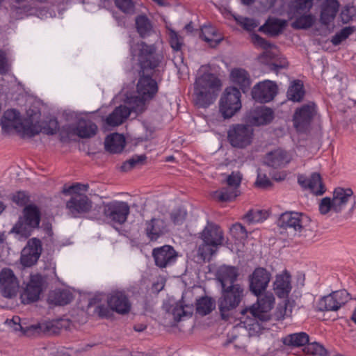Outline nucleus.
I'll return each instance as SVG.
<instances>
[{
  "mask_svg": "<svg viewBox=\"0 0 356 356\" xmlns=\"http://www.w3.org/2000/svg\"><path fill=\"white\" fill-rule=\"evenodd\" d=\"M221 81L213 73H204L194 83V101L200 108H207L216 100L220 90Z\"/></svg>",
  "mask_w": 356,
  "mask_h": 356,
  "instance_id": "obj_1",
  "label": "nucleus"
},
{
  "mask_svg": "<svg viewBox=\"0 0 356 356\" xmlns=\"http://www.w3.org/2000/svg\"><path fill=\"white\" fill-rule=\"evenodd\" d=\"M244 296L245 290L241 284L221 288L217 304L222 320L227 321L230 318L232 312L238 307Z\"/></svg>",
  "mask_w": 356,
  "mask_h": 356,
  "instance_id": "obj_2",
  "label": "nucleus"
},
{
  "mask_svg": "<svg viewBox=\"0 0 356 356\" xmlns=\"http://www.w3.org/2000/svg\"><path fill=\"white\" fill-rule=\"evenodd\" d=\"M153 72L147 71H138V81L136 85V91L139 97H135L136 108V113H141L144 110L147 101L152 100L159 90L157 82L152 79Z\"/></svg>",
  "mask_w": 356,
  "mask_h": 356,
  "instance_id": "obj_3",
  "label": "nucleus"
},
{
  "mask_svg": "<svg viewBox=\"0 0 356 356\" xmlns=\"http://www.w3.org/2000/svg\"><path fill=\"white\" fill-rule=\"evenodd\" d=\"M23 215L24 216L20 217L13 226L10 232L27 238L35 229L39 227L41 212L38 206L31 204L24 207Z\"/></svg>",
  "mask_w": 356,
  "mask_h": 356,
  "instance_id": "obj_4",
  "label": "nucleus"
},
{
  "mask_svg": "<svg viewBox=\"0 0 356 356\" xmlns=\"http://www.w3.org/2000/svg\"><path fill=\"white\" fill-rule=\"evenodd\" d=\"M353 191L350 188H336L331 199L329 197H323L319 204V211L325 215L330 211L340 213L344 209L348 202L353 198Z\"/></svg>",
  "mask_w": 356,
  "mask_h": 356,
  "instance_id": "obj_5",
  "label": "nucleus"
},
{
  "mask_svg": "<svg viewBox=\"0 0 356 356\" xmlns=\"http://www.w3.org/2000/svg\"><path fill=\"white\" fill-rule=\"evenodd\" d=\"M257 297V305H252L249 307H245L241 309V314L245 315L250 313L251 316L257 322H267L270 320L271 316L269 312L273 308L275 304V297L271 292L261 293Z\"/></svg>",
  "mask_w": 356,
  "mask_h": 356,
  "instance_id": "obj_6",
  "label": "nucleus"
},
{
  "mask_svg": "<svg viewBox=\"0 0 356 356\" xmlns=\"http://www.w3.org/2000/svg\"><path fill=\"white\" fill-rule=\"evenodd\" d=\"M241 93L236 87H227L219 101V112L224 119H229L241 108Z\"/></svg>",
  "mask_w": 356,
  "mask_h": 356,
  "instance_id": "obj_7",
  "label": "nucleus"
},
{
  "mask_svg": "<svg viewBox=\"0 0 356 356\" xmlns=\"http://www.w3.org/2000/svg\"><path fill=\"white\" fill-rule=\"evenodd\" d=\"M105 219L111 224L123 225L130 213V207L127 202L113 200L103 202L99 207Z\"/></svg>",
  "mask_w": 356,
  "mask_h": 356,
  "instance_id": "obj_8",
  "label": "nucleus"
},
{
  "mask_svg": "<svg viewBox=\"0 0 356 356\" xmlns=\"http://www.w3.org/2000/svg\"><path fill=\"white\" fill-rule=\"evenodd\" d=\"M138 46L139 47L138 54L139 70L154 72L161 63L163 58V56L156 52V47L154 44H147L145 42L142 41L138 43Z\"/></svg>",
  "mask_w": 356,
  "mask_h": 356,
  "instance_id": "obj_9",
  "label": "nucleus"
},
{
  "mask_svg": "<svg viewBox=\"0 0 356 356\" xmlns=\"http://www.w3.org/2000/svg\"><path fill=\"white\" fill-rule=\"evenodd\" d=\"M316 113L317 107L313 102L297 108L293 115V123L296 131L300 133H307Z\"/></svg>",
  "mask_w": 356,
  "mask_h": 356,
  "instance_id": "obj_10",
  "label": "nucleus"
},
{
  "mask_svg": "<svg viewBox=\"0 0 356 356\" xmlns=\"http://www.w3.org/2000/svg\"><path fill=\"white\" fill-rule=\"evenodd\" d=\"M309 222L310 218L302 213L286 211L280 216L277 223L281 229L300 234Z\"/></svg>",
  "mask_w": 356,
  "mask_h": 356,
  "instance_id": "obj_11",
  "label": "nucleus"
},
{
  "mask_svg": "<svg viewBox=\"0 0 356 356\" xmlns=\"http://www.w3.org/2000/svg\"><path fill=\"white\" fill-rule=\"evenodd\" d=\"M253 131L250 125L232 124L227 131V140L232 147L243 149L251 144Z\"/></svg>",
  "mask_w": 356,
  "mask_h": 356,
  "instance_id": "obj_12",
  "label": "nucleus"
},
{
  "mask_svg": "<svg viewBox=\"0 0 356 356\" xmlns=\"http://www.w3.org/2000/svg\"><path fill=\"white\" fill-rule=\"evenodd\" d=\"M44 278L39 273L31 275L24 293L21 296L22 302L24 305L36 302L43 290Z\"/></svg>",
  "mask_w": 356,
  "mask_h": 356,
  "instance_id": "obj_13",
  "label": "nucleus"
},
{
  "mask_svg": "<svg viewBox=\"0 0 356 356\" xmlns=\"http://www.w3.org/2000/svg\"><path fill=\"white\" fill-rule=\"evenodd\" d=\"M152 255L155 265L162 269L173 265L177 259L178 253L172 245H164L154 248Z\"/></svg>",
  "mask_w": 356,
  "mask_h": 356,
  "instance_id": "obj_14",
  "label": "nucleus"
},
{
  "mask_svg": "<svg viewBox=\"0 0 356 356\" xmlns=\"http://www.w3.org/2000/svg\"><path fill=\"white\" fill-rule=\"evenodd\" d=\"M278 87L275 82L266 80L256 84L252 90V98L261 103L272 101L277 94Z\"/></svg>",
  "mask_w": 356,
  "mask_h": 356,
  "instance_id": "obj_15",
  "label": "nucleus"
},
{
  "mask_svg": "<svg viewBox=\"0 0 356 356\" xmlns=\"http://www.w3.org/2000/svg\"><path fill=\"white\" fill-rule=\"evenodd\" d=\"M271 278V274L265 268H256L250 275V290L258 296L264 292Z\"/></svg>",
  "mask_w": 356,
  "mask_h": 356,
  "instance_id": "obj_16",
  "label": "nucleus"
},
{
  "mask_svg": "<svg viewBox=\"0 0 356 356\" xmlns=\"http://www.w3.org/2000/svg\"><path fill=\"white\" fill-rule=\"evenodd\" d=\"M19 283L13 271L10 268H3L0 272V289L4 298H11L16 296Z\"/></svg>",
  "mask_w": 356,
  "mask_h": 356,
  "instance_id": "obj_17",
  "label": "nucleus"
},
{
  "mask_svg": "<svg viewBox=\"0 0 356 356\" xmlns=\"http://www.w3.org/2000/svg\"><path fill=\"white\" fill-rule=\"evenodd\" d=\"M92 206V201L84 194L73 195L66 202V208L74 218L88 213L90 211Z\"/></svg>",
  "mask_w": 356,
  "mask_h": 356,
  "instance_id": "obj_18",
  "label": "nucleus"
},
{
  "mask_svg": "<svg viewBox=\"0 0 356 356\" xmlns=\"http://www.w3.org/2000/svg\"><path fill=\"white\" fill-rule=\"evenodd\" d=\"M107 302L112 311L120 314H127L131 310V305L124 291H113L108 297Z\"/></svg>",
  "mask_w": 356,
  "mask_h": 356,
  "instance_id": "obj_19",
  "label": "nucleus"
},
{
  "mask_svg": "<svg viewBox=\"0 0 356 356\" xmlns=\"http://www.w3.org/2000/svg\"><path fill=\"white\" fill-rule=\"evenodd\" d=\"M202 241L210 243L213 247L220 246L222 244L224 234L221 228L213 222H208L200 236Z\"/></svg>",
  "mask_w": 356,
  "mask_h": 356,
  "instance_id": "obj_20",
  "label": "nucleus"
},
{
  "mask_svg": "<svg viewBox=\"0 0 356 356\" xmlns=\"http://www.w3.org/2000/svg\"><path fill=\"white\" fill-rule=\"evenodd\" d=\"M145 225V234L151 241H156L163 236L167 227L165 221L160 218H152L146 220Z\"/></svg>",
  "mask_w": 356,
  "mask_h": 356,
  "instance_id": "obj_21",
  "label": "nucleus"
},
{
  "mask_svg": "<svg viewBox=\"0 0 356 356\" xmlns=\"http://www.w3.org/2000/svg\"><path fill=\"white\" fill-rule=\"evenodd\" d=\"M22 120L20 119V113L16 109H8L3 113L1 118L0 124L3 133H10L11 130L16 131L22 127Z\"/></svg>",
  "mask_w": 356,
  "mask_h": 356,
  "instance_id": "obj_22",
  "label": "nucleus"
},
{
  "mask_svg": "<svg viewBox=\"0 0 356 356\" xmlns=\"http://www.w3.org/2000/svg\"><path fill=\"white\" fill-rule=\"evenodd\" d=\"M273 119L274 111L265 106L256 107L250 115V122L255 126L268 124Z\"/></svg>",
  "mask_w": 356,
  "mask_h": 356,
  "instance_id": "obj_23",
  "label": "nucleus"
},
{
  "mask_svg": "<svg viewBox=\"0 0 356 356\" xmlns=\"http://www.w3.org/2000/svg\"><path fill=\"white\" fill-rule=\"evenodd\" d=\"M136 106L129 108L125 105H120L117 106L111 113H110L106 119V122L108 125L116 127L122 124L127 118L130 115L131 112L135 111Z\"/></svg>",
  "mask_w": 356,
  "mask_h": 356,
  "instance_id": "obj_24",
  "label": "nucleus"
},
{
  "mask_svg": "<svg viewBox=\"0 0 356 356\" xmlns=\"http://www.w3.org/2000/svg\"><path fill=\"white\" fill-rule=\"evenodd\" d=\"M291 289V275L285 270L282 274L276 276L275 281L274 282V291L279 298H286Z\"/></svg>",
  "mask_w": 356,
  "mask_h": 356,
  "instance_id": "obj_25",
  "label": "nucleus"
},
{
  "mask_svg": "<svg viewBox=\"0 0 356 356\" xmlns=\"http://www.w3.org/2000/svg\"><path fill=\"white\" fill-rule=\"evenodd\" d=\"M339 3L337 0H325L321 5L320 22L322 24L329 25L338 12Z\"/></svg>",
  "mask_w": 356,
  "mask_h": 356,
  "instance_id": "obj_26",
  "label": "nucleus"
},
{
  "mask_svg": "<svg viewBox=\"0 0 356 356\" xmlns=\"http://www.w3.org/2000/svg\"><path fill=\"white\" fill-rule=\"evenodd\" d=\"M264 159L265 163L273 168H280L290 162V157L287 152L282 149L268 153Z\"/></svg>",
  "mask_w": 356,
  "mask_h": 356,
  "instance_id": "obj_27",
  "label": "nucleus"
},
{
  "mask_svg": "<svg viewBox=\"0 0 356 356\" xmlns=\"http://www.w3.org/2000/svg\"><path fill=\"white\" fill-rule=\"evenodd\" d=\"M6 323L13 330L17 332H20L22 335L31 336L35 333H39L41 330L40 324L32 325L30 326L24 327L21 324V318L18 316H14L12 319H7Z\"/></svg>",
  "mask_w": 356,
  "mask_h": 356,
  "instance_id": "obj_28",
  "label": "nucleus"
},
{
  "mask_svg": "<svg viewBox=\"0 0 356 356\" xmlns=\"http://www.w3.org/2000/svg\"><path fill=\"white\" fill-rule=\"evenodd\" d=\"M126 144L125 138L122 134L114 133L108 136L104 142L105 149L112 154L122 152Z\"/></svg>",
  "mask_w": 356,
  "mask_h": 356,
  "instance_id": "obj_29",
  "label": "nucleus"
},
{
  "mask_svg": "<svg viewBox=\"0 0 356 356\" xmlns=\"http://www.w3.org/2000/svg\"><path fill=\"white\" fill-rule=\"evenodd\" d=\"M238 276V268L234 266H223L218 273V280L220 283L221 288H226L229 285L235 284Z\"/></svg>",
  "mask_w": 356,
  "mask_h": 356,
  "instance_id": "obj_30",
  "label": "nucleus"
},
{
  "mask_svg": "<svg viewBox=\"0 0 356 356\" xmlns=\"http://www.w3.org/2000/svg\"><path fill=\"white\" fill-rule=\"evenodd\" d=\"M135 24L136 31L142 38L149 37L154 33L151 20L145 14L138 15L136 17Z\"/></svg>",
  "mask_w": 356,
  "mask_h": 356,
  "instance_id": "obj_31",
  "label": "nucleus"
},
{
  "mask_svg": "<svg viewBox=\"0 0 356 356\" xmlns=\"http://www.w3.org/2000/svg\"><path fill=\"white\" fill-rule=\"evenodd\" d=\"M75 127L76 135L81 138H89L94 136L97 131V126L89 120L81 119Z\"/></svg>",
  "mask_w": 356,
  "mask_h": 356,
  "instance_id": "obj_32",
  "label": "nucleus"
},
{
  "mask_svg": "<svg viewBox=\"0 0 356 356\" xmlns=\"http://www.w3.org/2000/svg\"><path fill=\"white\" fill-rule=\"evenodd\" d=\"M286 25V20L275 18L267 21L265 24L259 28V31L266 33L271 36H277L283 32Z\"/></svg>",
  "mask_w": 356,
  "mask_h": 356,
  "instance_id": "obj_33",
  "label": "nucleus"
},
{
  "mask_svg": "<svg viewBox=\"0 0 356 356\" xmlns=\"http://www.w3.org/2000/svg\"><path fill=\"white\" fill-rule=\"evenodd\" d=\"M309 340V336L304 332L293 333L282 338V343L287 346H305Z\"/></svg>",
  "mask_w": 356,
  "mask_h": 356,
  "instance_id": "obj_34",
  "label": "nucleus"
},
{
  "mask_svg": "<svg viewBox=\"0 0 356 356\" xmlns=\"http://www.w3.org/2000/svg\"><path fill=\"white\" fill-rule=\"evenodd\" d=\"M72 299V293L67 290H54L52 291L48 297V302L54 305H66L69 304Z\"/></svg>",
  "mask_w": 356,
  "mask_h": 356,
  "instance_id": "obj_35",
  "label": "nucleus"
},
{
  "mask_svg": "<svg viewBox=\"0 0 356 356\" xmlns=\"http://www.w3.org/2000/svg\"><path fill=\"white\" fill-rule=\"evenodd\" d=\"M231 77L233 82L238 84L243 92L250 87V80L246 70L241 68L234 69L231 72Z\"/></svg>",
  "mask_w": 356,
  "mask_h": 356,
  "instance_id": "obj_36",
  "label": "nucleus"
},
{
  "mask_svg": "<svg viewBox=\"0 0 356 356\" xmlns=\"http://www.w3.org/2000/svg\"><path fill=\"white\" fill-rule=\"evenodd\" d=\"M200 38L211 47L216 46L222 40L221 38L217 37L215 28L211 25H204L202 27Z\"/></svg>",
  "mask_w": 356,
  "mask_h": 356,
  "instance_id": "obj_37",
  "label": "nucleus"
},
{
  "mask_svg": "<svg viewBox=\"0 0 356 356\" xmlns=\"http://www.w3.org/2000/svg\"><path fill=\"white\" fill-rule=\"evenodd\" d=\"M216 307L215 300L209 296H204L197 300L196 312L200 316L209 314Z\"/></svg>",
  "mask_w": 356,
  "mask_h": 356,
  "instance_id": "obj_38",
  "label": "nucleus"
},
{
  "mask_svg": "<svg viewBox=\"0 0 356 356\" xmlns=\"http://www.w3.org/2000/svg\"><path fill=\"white\" fill-rule=\"evenodd\" d=\"M238 192V189L227 185V186L222 187L220 190L215 191L213 196L219 202H231L239 195Z\"/></svg>",
  "mask_w": 356,
  "mask_h": 356,
  "instance_id": "obj_39",
  "label": "nucleus"
},
{
  "mask_svg": "<svg viewBox=\"0 0 356 356\" xmlns=\"http://www.w3.org/2000/svg\"><path fill=\"white\" fill-rule=\"evenodd\" d=\"M305 95L303 84L301 81H294L287 90V97L289 100L293 102H300Z\"/></svg>",
  "mask_w": 356,
  "mask_h": 356,
  "instance_id": "obj_40",
  "label": "nucleus"
},
{
  "mask_svg": "<svg viewBox=\"0 0 356 356\" xmlns=\"http://www.w3.org/2000/svg\"><path fill=\"white\" fill-rule=\"evenodd\" d=\"M302 351L305 354L311 356H329L328 350L324 346L318 342H309L303 348Z\"/></svg>",
  "mask_w": 356,
  "mask_h": 356,
  "instance_id": "obj_41",
  "label": "nucleus"
},
{
  "mask_svg": "<svg viewBox=\"0 0 356 356\" xmlns=\"http://www.w3.org/2000/svg\"><path fill=\"white\" fill-rule=\"evenodd\" d=\"M273 56L274 54L270 51H264L258 56L257 59L260 63L267 65L270 71L277 74L281 70L284 69V64L278 65L274 63Z\"/></svg>",
  "mask_w": 356,
  "mask_h": 356,
  "instance_id": "obj_42",
  "label": "nucleus"
},
{
  "mask_svg": "<svg viewBox=\"0 0 356 356\" xmlns=\"http://www.w3.org/2000/svg\"><path fill=\"white\" fill-rule=\"evenodd\" d=\"M309 189L316 195H322L326 191L321 175L313 172L309 178Z\"/></svg>",
  "mask_w": 356,
  "mask_h": 356,
  "instance_id": "obj_43",
  "label": "nucleus"
},
{
  "mask_svg": "<svg viewBox=\"0 0 356 356\" xmlns=\"http://www.w3.org/2000/svg\"><path fill=\"white\" fill-rule=\"evenodd\" d=\"M193 305H184L181 302H177L172 309V315L174 316L175 321H180L182 317H191L193 315Z\"/></svg>",
  "mask_w": 356,
  "mask_h": 356,
  "instance_id": "obj_44",
  "label": "nucleus"
},
{
  "mask_svg": "<svg viewBox=\"0 0 356 356\" xmlns=\"http://www.w3.org/2000/svg\"><path fill=\"white\" fill-rule=\"evenodd\" d=\"M314 22L315 18L312 14L302 15L291 23V27L296 30L307 29L312 27Z\"/></svg>",
  "mask_w": 356,
  "mask_h": 356,
  "instance_id": "obj_45",
  "label": "nucleus"
},
{
  "mask_svg": "<svg viewBox=\"0 0 356 356\" xmlns=\"http://www.w3.org/2000/svg\"><path fill=\"white\" fill-rule=\"evenodd\" d=\"M318 309L321 312L337 311L339 309L337 304V300L334 299L332 293L319 300L318 302Z\"/></svg>",
  "mask_w": 356,
  "mask_h": 356,
  "instance_id": "obj_46",
  "label": "nucleus"
},
{
  "mask_svg": "<svg viewBox=\"0 0 356 356\" xmlns=\"http://www.w3.org/2000/svg\"><path fill=\"white\" fill-rule=\"evenodd\" d=\"M218 247H213L210 243L202 241V243L199 246L197 255L204 261H209L212 256L218 251Z\"/></svg>",
  "mask_w": 356,
  "mask_h": 356,
  "instance_id": "obj_47",
  "label": "nucleus"
},
{
  "mask_svg": "<svg viewBox=\"0 0 356 356\" xmlns=\"http://www.w3.org/2000/svg\"><path fill=\"white\" fill-rule=\"evenodd\" d=\"M146 159L147 156L145 154L134 155L131 159L122 163L121 170L124 172H127L134 168L141 166L145 164Z\"/></svg>",
  "mask_w": 356,
  "mask_h": 356,
  "instance_id": "obj_48",
  "label": "nucleus"
},
{
  "mask_svg": "<svg viewBox=\"0 0 356 356\" xmlns=\"http://www.w3.org/2000/svg\"><path fill=\"white\" fill-rule=\"evenodd\" d=\"M355 31V26H346L340 31L335 33L331 39L332 43L334 45L340 44L343 40L347 39L351 34Z\"/></svg>",
  "mask_w": 356,
  "mask_h": 356,
  "instance_id": "obj_49",
  "label": "nucleus"
},
{
  "mask_svg": "<svg viewBox=\"0 0 356 356\" xmlns=\"http://www.w3.org/2000/svg\"><path fill=\"white\" fill-rule=\"evenodd\" d=\"M42 250L41 241L37 238H32L28 241L26 245L22 251L27 253H34L35 255L40 257Z\"/></svg>",
  "mask_w": 356,
  "mask_h": 356,
  "instance_id": "obj_50",
  "label": "nucleus"
},
{
  "mask_svg": "<svg viewBox=\"0 0 356 356\" xmlns=\"http://www.w3.org/2000/svg\"><path fill=\"white\" fill-rule=\"evenodd\" d=\"M42 250L41 241L37 238H32L28 241L26 245L22 251L27 253H34L35 255L40 257Z\"/></svg>",
  "mask_w": 356,
  "mask_h": 356,
  "instance_id": "obj_51",
  "label": "nucleus"
},
{
  "mask_svg": "<svg viewBox=\"0 0 356 356\" xmlns=\"http://www.w3.org/2000/svg\"><path fill=\"white\" fill-rule=\"evenodd\" d=\"M312 6V0H293V10L297 14L309 11Z\"/></svg>",
  "mask_w": 356,
  "mask_h": 356,
  "instance_id": "obj_52",
  "label": "nucleus"
},
{
  "mask_svg": "<svg viewBox=\"0 0 356 356\" xmlns=\"http://www.w3.org/2000/svg\"><path fill=\"white\" fill-rule=\"evenodd\" d=\"M356 16V8L353 5H346L341 10L340 17L343 24H348L353 21Z\"/></svg>",
  "mask_w": 356,
  "mask_h": 356,
  "instance_id": "obj_53",
  "label": "nucleus"
},
{
  "mask_svg": "<svg viewBox=\"0 0 356 356\" xmlns=\"http://www.w3.org/2000/svg\"><path fill=\"white\" fill-rule=\"evenodd\" d=\"M266 218V213H264L261 210H250L244 216L249 224L261 222Z\"/></svg>",
  "mask_w": 356,
  "mask_h": 356,
  "instance_id": "obj_54",
  "label": "nucleus"
},
{
  "mask_svg": "<svg viewBox=\"0 0 356 356\" xmlns=\"http://www.w3.org/2000/svg\"><path fill=\"white\" fill-rule=\"evenodd\" d=\"M42 131V129L31 123L30 124H25L22 122V127L19 128L17 131L18 133H22L23 135L27 136L30 138L33 137L39 134Z\"/></svg>",
  "mask_w": 356,
  "mask_h": 356,
  "instance_id": "obj_55",
  "label": "nucleus"
},
{
  "mask_svg": "<svg viewBox=\"0 0 356 356\" xmlns=\"http://www.w3.org/2000/svg\"><path fill=\"white\" fill-rule=\"evenodd\" d=\"M231 234L238 241L245 240L248 237V232L244 226L240 223H236L230 229Z\"/></svg>",
  "mask_w": 356,
  "mask_h": 356,
  "instance_id": "obj_56",
  "label": "nucleus"
},
{
  "mask_svg": "<svg viewBox=\"0 0 356 356\" xmlns=\"http://www.w3.org/2000/svg\"><path fill=\"white\" fill-rule=\"evenodd\" d=\"M187 216V212L185 209L178 208L172 211L170 218L176 225H180L184 223Z\"/></svg>",
  "mask_w": 356,
  "mask_h": 356,
  "instance_id": "obj_57",
  "label": "nucleus"
},
{
  "mask_svg": "<svg viewBox=\"0 0 356 356\" xmlns=\"http://www.w3.org/2000/svg\"><path fill=\"white\" fill-rule=\"evenodd\" d=\"M251 38L252 43L255 46L261 47V49L266 50L265 51H267L268 49L275 47L273 44L270 43L265 38L261 37L259 34L253 33L251 36Z\"/></svg>",
  "mask_w": 356,
  "mask_h": 356,
  "instance_id": "obj_58",
  "label": "nucleus"
},
{
  "mask_svg": "<svg viewBox=\"0 0 356 356\" xmlns=\"http://www.w3.org/2000/svg\"><path fill=\"white\" fill-rule=\"evenodd\" d=\"M74 135H76L74 127L70 125L63 126L59 131V139L62 143H68Z\"/></svg>",
  "mask_w": 356,
  "mask_h": 356,
  "instance_id": "obj_59",
  "label": "nucleus"
},
{
  "mask_svg": "<svg viewBox=\"0 0 356 356\" xmlns=\"http://www.w3.org/2000/svg\"><path fill=\"white\" fill-rule=\"evenodd\" d=\"M89 186L88 184H82L80 183H76L70 186L67 187L65 185L63 188V193L64 195H70L72 193H74V195L81 194L79 192L81 191H87Z\"/></svg>",
  "mask_w": 356,
  "mask_h": 356,
  "instance_id": "obj_60",
  "label": "nucleus"
},
{
  "mask_svg": "<svg viewBox=\"0 0 356 356\" xmlns=\"http://www.w3.org/2000/svg\"><path fill=\"white\" fill-rule=\"evenodd\" d=\"M115 6L126 14H131L134 12V4L132 0H115Z\"/></svg>",
  "mask_w": 356,
  "mask_h": 356,
  "instance_id": "obj_61",
  "label": "nucleus"
},
{
  "mask_svg": "<svg viewBox=\"0 0 356 356\" xmlns=\"http://www.w3.org/2000/svg\"><path fill=\"white\" fill-rule=\"evenodd\" d=\"M242 176L239 172H232L226 179L225 183L227 186L238 190L241 185Z\"/></svg>",
  "mask_w": 356,
  "mask_h": 356,
  "instance_id": "obj_62",
  "label": "nucleus"
},
{
  "mask_svg": "<svg viewBox=\"0 0 356 356\" xmlns=\"http://www.w3.org/2000/svg\"><path fill=\"white\" fill-rule=\"evenodd\" d=\"M39 258L34 253H27L22 251L20 258L21 264L25 267H31L37 263Z\"/></svg>",
  "mask_w": 356,
  "mask_h": 356,
  "instance_id": "obj_63",
  "label": "nucleus"
},
{
  "mask_svg": "<svg viewBox=\"0 0 356 356\" xmlns=\"http://www.w3.org/2000/svg\"><path fill=\"white\" fill-rule=\"evenodd\" d=\"M58 130V122L56 118L50 119L42 127V132L47 135L52 136Z\"/></svg>",
  "mask_w": 356,
  "mask_h": 356,
  "instance_id": "obj_64",
  "label": "nucleus"
}]
</instances>
